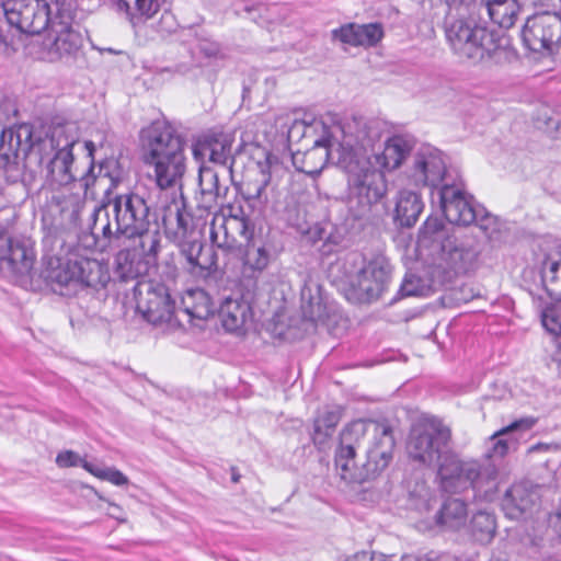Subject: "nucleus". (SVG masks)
I'll return each instance as SVG.
<instances>
[{"label": "nucleus", "instance_id": "f257e3e1", "mask_svg": "<svg viewBox=\"0 0 561 561\" xmlns=\"http://www.w3.org/2000/svg\"><path fill=\"white\" fill-rule=\"evenodd\" d=\"M394 439L389 426L370 420L348 423L340 434L335 469L347 483L376 478L390 462Z\"/></svg>", "mask_w": 561, "mask_h": 561}, {"label": "nucleus", "instance_id": "f03ea898", "mask_svg": "<svg viewBox=\"0 0 561 561\" xmlns=\"http://www.w3.org/2000/svg\"><path fill=\"white\" fill-rule=\"evenodd\" d=\"M43 129L44 137L37 135V153L45 172L41 192L50 190L54 194L50 203L43 209L42 221L44 226H54L72 206L70 198L55 192L76 179L72 148L77 144V138L71 134L70 125L58 124Z\"/></svg>", "mask_w": 561, "mask_h": 561}, {"label": "nucleus", "instance_id": "7ed1b4c3", "mask_svg": "<svg viewBox=\"0 0 561 561\" xmlns=\"http://www.w3.org/2000/svg\"><path fill=\"white\" fill-rule=\"evenodd\" d=\"M110 181L105 196L91 215V232L105 238L125 236L135 238L150 227V207L145 198L136 193L115 194L112 190L121 182V174H100L95 184L103 186Z\"/></svg>", "mask_w": 561, "mask_h": 561}, {"label": "nucleus", "instance_id": "20e7f679", "mask_svg": "<svg viewBox=\"0 0 561 561\" xmlns=\"http://www.w3.org/2000/svg\"><path fill=\"white\" fill-rule=\"evenodd\" d=\"M446 2L445 34L453 53L459 59L473 64L493 58L502 49V39L478 22L477 3L472 0Z\"/></svg>", "mask_w": 561, "mask_h": 561}, {"label": "nucleus", "instance_id": "39448f33", "mask_svg": "<svg viewBox=\"0 0 561 561\" xmlns=\"http://www.w3.org/2000/svg\"><path fill=\"white\" fill-rule=\"evenodd\" d=\"M144 161L153 168V178L160 190L181 188L185 173L184 141L176 130L164 122H156L142 131Z\"/></svg>", "mask_w": 561, "mask_h": 561}, {"label": "nucleus", "instance_id": "423d86ee", "mask_svg": "<svg viewBox=\"0 0 561 561\" xmlns=\"http://www.w3.org/2000/svg\"><path fill=\"white\" fill-rule=\"evenodd\" d=\"M437 477L440 488L450 493H460L469 489L488 493L495 489L496 466L486 459H462L447 451L438 463Z\"/></svg>", "mask_w": 561, "mask_h": 561}, {"label": "nucleus", "instance_id": "0eeeda50", "mask_svg": "<svg viewBox=\"0 0 561 561\" xmlns=\"http://www.w3.org/2000/svg\"><path fill=\"white\" fill-rule=\"evenodd\" d=\"M345 153L337 158V164L347 174L351 202L356 201L359 213L364 214L380 202L387 193V181L381 169L371 159H355Z\"/></svg>", "mask_w": 561, "mask_h": 561}, {"label": "nucleus", "instance_id": "6e6552de", "mask_svg": "<svg viewBox=\"0 0 561 561\" xmlns=\"http://www.w3.org/2000/svg\"><path fill=\"white\" fill-rule=\"evenodd\" d=\"M478 255V250L469 239L456 236L435 239L430 252L432 276L442 283L451 280L471 270Z\"/></svg>", "mask_w": 561, "mask_h": 561}, {"label": "nucleus", "instance_id": "1a4fd4ad", "mask_svg": "<svg viewBox=\"0 0 561 561\" xmlns=\"http://www.w3.org/2000/svg\"><path fill=\"white\" fill-rule=\"evenodd\" d=\"M451 432L437 419H424L414 424L407 440V454L420 467H431L443 459Z\"/></svg>", "mask_w": 561, "mask_h": 561}, {"label": "nucleus", "instance_id": "9d476101", "mask_svg": "<svg viewBox=\"0 0 561 561\" xmlns=\"http://www.w3.org/2000/svg\"><path fill=\"white\" fill-rule=\"evenodd\" d=\"M382 124L375 119L354 118L345 125L331 126V136L336 140V159L345 153L357 159H371L375 145L381 139Z\"/></svg>", "mask_w": 561, "mask_h": 561}, {"label": "nucleus", "instance_id": "9b49d317", "mask_svg": "<svg viewBox=\"0 0 561 561\" xmlns=\"http://www.w3.org/2000/svg\"><path fill=\"white\" fill-rule=\"evenodd\" d=\"M35 251L31 238H9L0 229V273L19 286L33 290Z\"/></svg>", "mask_w": 561, "mask_h": 561}, {"label": "nucleus", "instance_id": "f8f14e48", "mask_svg": "<svg viewBox=\"0 0 561 561\" xmlns=\"http://www.w3.org/2000/svg\"><path fill=\"white\" fill-rule=\"evenodd\" d=\"M33 146V127L28 124H21L1 131L0 169L8 173L11 181L26 182L28 178L32 179V171H27L26 160Z\"/></svg>", "mask_w": 561, "mask_h": 561}, {"label": "nucleus", "instance_id": "ddd939ff", "mask_svg": "<svg viewBox=\"0 0 561 561\" xmlns=\"http://www.w3.org/2000/svg\"><path fill=\"white\" fill-rule=\"evenodd\" d=\"M137 310L152 325L174 331L183 327L175 313L174 301L162 284L137 283L135 287Z\"/></svg>", "mask_w": 561, "mask_h": 561}, {"label": "nucleus", "instance_id": "4468645a", "mask_svg": "<svg viewBox=\"0 0 561 561\" xmlns=\"http://www.w3.org/2000/svg\"><path fill=\"white\" fill-rule=\"evenodd\" d=\"M232 211V207H229ZM211 242L227 252H241L253 237V228L244 216L216 213L209 227Z\"/></svg>", "mask_w": 561, "mask_h": 561}, {"label": "nucleus", "instance_id": "2eb2a0df", "mask_svg": "<svg viewBox=\"0 0 561 561\" xmlns=\"http://www.w3.org/2000/svg\"><path fill=\"white\" fill-rule=\"evenodd\" d=\"M522 38L529 50L553 53L561 44V16L542 12L528 18Z\"/></svg>", "mask_w": 561, "mask_h": 561}, {"label": "nucleus", "instance_id": "dca6fc26", "mask_svg": "<svg viewBox=\"0 0 561 561\" xmlns=\"http://www.w3.org/2000/svg\"><path fill=\"white\" fill-rule=\"evenodd\" d=\"M41 39L39 58L49 62L60 60L76 53L81 46V36L68 24L51 20L42 31H37Z\"/></svg>", "mask_w": 561, "mask_h": 561}, {"label": "nucleus", "instance_id": "f3484780", "mask_svg": "<svg viewBox=\"0 0 561 561\" xmlns=\"http://www.w3.org/2000/svg\"><path fill=\"white\" fill-rule=\"evenodd\" d=\"M447 175L445 154L433 147L420 148L412 158L407 176L415 186L437 187Z\"/></svg>", "mask_w": 561, "mask_h": 561}, {"label": "nucleus", "instance_id": "a211bd4d", "mask_svg": "<svg viewBox=\"0 0 561 561\" xmlns=\"http://www.w3.org/2000/svg\"><path fill=\"white\" fill-rule=\"evenodd\" d=\"M502 507L511 519L533 518L541 512L538 489L527 483L512 485L503 497Z\"/></svg>", "mask_w": 561, "mask_h": 561}, {"label": "nucleus", "instance_id": "6ab92c4d", "mask_svg": "<svg viewBox=\"0 0 561 561\" xmlns=\"http://www.w3.org/2000/svg\"><path fill=\"white\" fill-rule=\"evenodd\" d=\"M389 275V266L383 260H374L364 264L348 277L350 286L365 299H375L383 291Z\"/></svg>", "mask_w": 561, "mask_h": 561}, {"label": "nucleus", "instance_id": "aec40b11", "mask_svg": "<svg viewBox=\"0 0 561 561\" xmlns=\"http://www.w3.org/2000/svg\"><path fill=\"white\" fill-rule=\"evenodd\" d=\"M439 199L443 213L450 224L468 226L477 219L471 198L459 187L444 185L439 190Z\"/></svg>", "mask_w": 561, "mask_h": 561}, {"label": "nucleus", "instance_id": "412c9836", "mask_svg": "<svg viewBox=\"0 0 561 561\" xmlns=\"http://www.w3.org/2000/svg\"><path fill=\"white\" fill-rule=\"evenodd\" d=\"M311 148L293 154V162L298 170L306 174H319L327 165L330 156L336 154V140L332 136L322 135L309 142Z\"/></svg>", "mask_w": 561, "mask_h": 561}, {"label": "nucleus", "instance_id": "4be33fe9", "mask_svg": "<svg viewBox=\"0 0 561 561\" xmlns=\"http://www.w3.org/2000/svg\"><path fill=\"white\" fill-rule=\"evenodd\" d=\"M162 224L167 234L174 241H182L193 230V217L186 210L183 198L172 199L163 208Z\"/></svg>", "mask_w": 561, "mask_h": 561}, {"label": "nucleus", "instance_id": "5701e85b", "mask_svg": "<svg viewBox=\"0 0 561 561\" xmlns=\"http://www.w3.org/2000/svg\"><path fill=\"white\" fill-rule=\"evenodd\" d=\"M188 272L196 277H207L217 267L216 253L201 241L185 242L181 247Z\"/></svg>", "mask_w": 561, "mask_h": 561}, {"label": "nucleus", "instance_id": "b1692460", "mask_svg": "<svg viewBox=\"0 0 561 561\" xmlns=\"http://www.w3.org/2000/svg\"><path fill=\"white\" fill-rule=\"evenodd\" d=\"M335 39L352 46L370 47L377 45L383 37V30L378 23L355 24L351 23L337 30H333Z\"/></svg>", "mask_w": 561, "mask_h": 561}, {"label": "nucleus", "instance_id": "393cba45", "mask_svg": "<svg viewBox=\"0 0 561 561\" xmlns=\"http://www.w3.org/2000/svg\"><path fill=\"white\" fill-rule=\"evenodd\" d=\"M219 316L227 331L242 333L252 320V310L249 302L241 298H227L220 307Z\"/></svg>", "mask_w": 561, "mask_h": 561}, {"label": "nucleus", "instance_id": "a878e982", "mask_svg": "<svg viewBox=\"0 0 561 561\" xmlns=\"http://www.w3.org/2000/svg\"><path fill=\"white\" fill-rule=\"evenodd\" d=\"M181 306L187 321L196 327H201V322L214 314L213 301L201 288L187 289L181 298Z\"/></svg>", "mask_w": 561, "mask_h": 561}, {"label": "nucleus", "instance_id": "bb28decb", "mask_svg": "<svg viewBox=\"0 0 561 561\" xmlns=\"http://www.w3.org/2000/svg\"><path fill=\"white\" fill-rule=\"evenodd\" d=\"M413 142L403 136H393L386 140L382 152L373 153L371 160L379 169L389 171L398 169L410 154Z\"/></svg>", "mask_w": 561, "mask_h": 561}, {"label": "nucleus", "instance_id": "cd10ccee", "mask_svg": "<svg viewBox=\"0 0 561 561\" xmlns=\"http://www.w3.org/2000/svg\"><path fill=\"white\" fill-rule=\"evenodd\" d=\"M72 268H75V287H104L110 279L106 267L98 260L75 259Z\"/></svg>", "mask_w": 561, "mask_h": 561}, {"label": "nucleus", "instance_id": "c85d7f7f", "mask_svg": "<svg viewBox=\"0 0 561 561\" xmlns=\"http://www.w3.org/2000/svg\"><path fill=\"white\" fill-rule=\"evenodd\" d=\"M468 518V507L460 499H447L440 508L434 514L430 526L437 525L449 530L462 528Z\"/></svg>", "mask_w": 561, "mask_h": 561}, {"label": "nucleus", "instance_id": "c756f323", "mask_svg": "<svg viewBox=\"0 0 561 561\" xmlns=\"http://www.w3.org/2000/svg\"><path fill=\"white\" fill-rule=\"evenodd\" d=\"M1 11L11 26L21 33L35 34V8L28 5L26 0H5L1 4Z\"/></svg>", "mask_w": 561, "mask_h": 561}, {"label": "nucleus", "instance_id": "7c9ffc66", "mask_svg": "<svg viewBox=\"0 0 561 561\" xmlns=\"http://www.w3.org/2000/svg\"><path fill=\"white\" fill-rule=\"evenodd\" d=\"M148 264L136 249L121 250L114 261V273L122 282L135 280L147 273Z\"/></svg>", "mask_w": 561, "mask_h": 561}, {"label": "nucleus", "instance_id": "2f4dec72", "mask_svg": "<svg viewBox=\"0 0 561 561\" xmlns=\"http://www.w3.org/2000/svg\"><path fill=\"white\" fill-rule=\"evenodd\" d=\"M523 523L516 526L511 538L519 541L525 547H538L546 533V513L539 512L533 518L522 519Z\"/></svg>", "mask_w": 561, "mask_h": 561}, {"label": "nucleus", "instance_id": "473e14b6", "mask_svg": "<svg viewBox=\"0 0 561 561\" xmlns=\"http://www.w3.org/2000/svg\"><path fill=\"white\" fill-rule=\"evenodd\" d=\"M423 210V202L413 191L402 190L396 202V220L405 227L413 226Z\"/></svg>", "mask_w": 561, "mask_h": 561}, {"label": "nucleus", "instance_id": "72a5a7b5", "mask_svg": "<svg viewBox=\"0 0 561 561\" xmlns=\"http://www.w3.org/2000/svg\"><path fill=\"white\" fill-rule=\"evenodd\" d=\"M118 10L124 11L133 25L153 18L162 4V0H112Z\"/></svg>", "mask_w": 561, "mask_h": 561}, {"label": "nucleus", "instance_id": "f704fd0d", "mask_svg": "<svg viewBox=\"0 0 561 561\" xmlns=\"http://www.w3.org/2000/svg\"><path fill=\"white\" fill-rule=\"evenodd\" d=\"M342 416V409L339 407L323 410L313 422L312 440L320 449L324 448L329 438L333 435L336 425Z\"/></svg>", "mask_w": 561, "mask_h": 561}, {"label": "nucleus", "instance_id": "c9c22d12", "mask_svg": "<svg viewBox=\"0 0 561 561\" xmlns=\"http://www.w3.org/2000/svg\"><path fill=\"white\" fill-rule=\"evenodd\" d=\"M322 135L331 136V126H328L322 121H312L306 123L301 119H294L287 130V138L290 142H299L304 140L308 146L312 139Z\"/></svg>", "mask_w": 561, "mask_h": 561}, {"label": "nucleus", "instance_id": "e433bc0d", "mask_svg": "<svg viewBox=\"0 0 561 561\" xmlns=\"http://www.w3.org/2000/svg\"><path fill=\"white\" fill-rule=\"evenodd\" d=\"M75 259L61 260L59 257H48L45 260L44 278L47 282L56 283L60 286H73L75 284Z\"/></svg>", "mask_w": 561, "mask_h": 561}, {"label": "nucleus", "instance_id": "4c0bfd02", "mask_svg": "<svg viewBox=\"0 0 561 561\" xmlns=\"http://www.w3.org/2000/svg\"><path fill=\"white\" fill-rule=\"evenodd\" d=\"M536 424V419L534 417H523L519 419L510 425L503 427L491 436V440L493 442L492 454L496 457H503L507 454L510 449V445L512 442L510 439L502 438L505 435H508L513 432H526L529 431Z\"/></svg>", "mask_w": 561, "mask_h": 561}, {"label": "nucleus", "instance_id": "58836bf2", "mask_svg": "<svg viewBox=\"0 0 561 561\" xmlns=\"http://www.w3.org/2000/svg\"><path fill=\"white\" fill-rule=\"evenodd\" d=\"M483 8L490 19L501 27L508 28L513 26L517 14L515 0H486Z\"/></svg>", "mask_w": 561, "mask_h": 561}, {"label": "nucleus", "instance_id": "ea45409f", "mask_svg": "<svg viewBox=\"0 0 561 561\" xmlns=\"http://www.w3.org/2000/svg\"><path fill=\"white\" fill-rule=\"evenodd\" d=\"M470 528L476 541L482 545L490 543L496 533L495 517L489 512H477L471 518Z\"/></svg>", "mask_w": 561, "mask_h": 561}, {"label": "nucleus", "instance_id": "a19ab883", "mask_svg": "<svg viewBox=\"0 0 561 561\" xmlns=\"http://www.w3.org/2000/svg\"><path fill=\"white\" fill-rule=\"evenodd\" d=\"M243 248L244 273H260L268 265L270 255L262 244H256V242L251 239L248 245Z\"/></svg>", "mask_w": 561, "mask_h": 561}, {"label": "nucleus", "instance_id": "79ce46f5", "mask_svg": "<svg viewBox=\"0 0 561 561\" xmlns=\"http://www.w3.org/2000/svg\"><path fill=\"white\" fill-rule=\"evenodd\" d=\"M435 503L434 492L424 482L416 483L414 489L410 491L409 505L421 514L430 512Z\"/></svg>", "mask_w": 561, "mask_h": 561}, {"label": "nucleus", "instance_id": "37998d69", "mask_svg": "<svg viewBox=\"0 0 561 561\" xmlns=\"http://www.w3.org/2000/svg\"><path fill=\"white\" fill-rule=\"evenodd\" d=\"M302 314L311 322L322 321L327 317V307L322 302L320 295L312 296L309 289L301 291Z\"/></svg>", "mask_w": 561, "mask_h": 561}, {"label": "nucleus", "instance_id": "c03bdc74", "mask_svg": "<svg viewBox=\"0 0 561 561\" xmlns=\"http://www.w3.org/2000/svg\"><path fill=\"white\" fill-rule=\"evenodd\" d=\"M270 182V172L266 168H261L260 179L249 181L245 185L247 199L252 201L254 205H265L267 203L265 190Z\"/></svg>", "mask_w": 561, "mask_h": 561}, {"label": "nucleus", "instance_id": "a18cd8bd", "mask_svg": "<svg viewBox=\"0 0 561 561\" xmlns=\"http://www.w3.org/2000/svg\"><path fill=\"white\" fill-rule=\"evenodd\" d=\"M139 238L138 248H135L140 257L147 263H151L158 253V248L160 244V240L157 231H150L148 228L142 233L136 234L135 238Z\"/></svg>", "mask_w": 561, "mask_h": 561}, {"label": "nucleus", "instance_id": "49530a36", "mask_svg": "<svg viewBox=\"0 0 561 561\" xmlns=\"http://www.w3.org/2000/svg\"><path fill=\"white\" fill-rule=\"evenodd\" d=\"M199 187L203 195H208L211 199L226 193L227 187L222 186L217 172L211 169H201Z\"/></svg>", "mask_w": 561, "mask_h": 561}, {"label": "nucleus", "instance_id": "de8ad7c7", "mask_svg": "<svg viewBox=\"0 0 561 561\" xmlns=\"http://www.w3.org/2000/svg\"><path fill=\"white\" fill-rule=\"evenodd\" d=\"M231 146L226 140L215 139L203 147L204 154H208L214 163L226 165L231 156Z\"/></svg>", "mask_w": 561, "mask_h": 561}, {"label": "nucleus", "instance_id": "09e8293b", "mask_svg": "<svg viewBox=\"0 0 561 561\" xmlns=\"http://www.w3.org/2000/svg\"><path fill=\"white\" fill-rule=\"evenodd\" d=\"M83 469L93 474L94 477L108 481L114 485H126L128 484V478L118 469L110 467V468H95L91 463H83Z\"/></svg>", "mask_w": 561, "mask_h": 561}, {"label": "nucleus", "instance_id": "8fccbe9b", "mask_svg": "<svg viewBox=\"0 0 561 561\" xmlns=\"http://www.w3.org/2000/svg\"><path fill=\"white\" fill-rule=\"evenodd\" d=\"M310 193L307 186L300 180L290 182L285 199L287 208H296L308 202Z\"/></svg>", "mask_w": 561, "mask_h": 561}, {"label": "nucleus", "instance_id": "3c124183", "mask_svg": "<svg viewBox=\"0 0 561 561\" xmlns=\"http://www.w3.org/2000/svg\"><path fill=\"white\" fill-rule=\"evenodd\" d=\"M542 325L552 334H561V300L547 307L541 314Z\"/></svg>", "mask_w": 561, "mask_h": 561}, {"label": "nucleus", "instance_id": "603ef678", "mask_svg": "<svg viewBox=\"0 0 561 561\" xmlns=\"http://www.w3.org/2000/svg\"><path fill=\"white\" fill-rule=\"evenodd\" d=\"M400 290L403 296H422L427 288L419 276L409 274L404 277Z\"/></svg>", "mask_w": 561, "mask_h": 561}, {"label": "nucleus", "instance_id": "864d4df0", "mask_svg": "<svg viewBox=\"0 0 561 561\" xmlns=\"http://www.w3.org/2000/svg\"><path fill=\"white\" fill-rule=\"evenodd\" d=\"M56 463L59 468H70L81 466L83 468V463H89L87 460L82 459L79 454L72 450H64L59 453L56 457Z\"/></svg>", "mask_w": 561, "mask_h": 561}, {"label": "nucleus", "instance_id": "5fc2aeb1", "mask_svg": "<svg viewBox=\"0 0 561 561\" xmlns=\"http://www.w3.org/2000/svg\"><path fill=\"white\" fill-rule=\"evenodd\" d=\"M479 228L489 237L496 230V219L495 217L485 214L483 216H479L477 213V219L474 220Z\"/></svg>", "mask_w": 561, "mask_h": 561}, {"label": "nucleus", "instance_id": "6e6d98bb", "mask_svg": "<svg viewBox=\"0 0 561 561\" xmlns=\"http://www.w3.org/2000/svg\"><path fill=\"white\" fill-rule=\"evenodd\" d=\"M106 502L108 505L106 514L122 524L127 523V517L124 508L114 502Z\"/></svg>", "mask_w": 561, "mask_h": 561}, {"label": "nucleus", "instance_id": "4d7b16f0", "mask_svg": "<svg viewBox=\"0 0 561 561\" xmlns=\"http://www.w3.org/2000/svg\"><path fill=\"white\" fill-rule=\"evenodd\" d=\"M547 134L556 140H561V118H549L546 122Z\"/></svg>", "mask_w": 561, "mask_h": 561}, {"label": "nucleus", "instance_id": "13d9d810", "mask_svg": "<svg viewBox=\"0 0 561 561\" xmlns=\"http://www.w3.org/2000/svg\"><path fill=\"white\" fill-rule=\"evenodd\" d=\"M558 270H561V260L546 263L542 270L543 280L550 279L553 283Z\"/></svg>", "mask_w": 561, "mask_h": 561}, {"label": "nucleus", "instance_id": "bf43d9fd", "mask_svg": "<svg viewBox=\"0 0 561 561\" xmlns=\"http://www.w3.org/2000/svg\"><path fill=\"white\" fill-rule=\"evenodd\" d=\"M199 51L201 54H203L205 57H208V58H217L220 56V47L218 44L216 43H202L199 45Z\"/></svg>", "mask_w": 561, "mask_h": 561}, {"label": "nucleus", "instance_id": "052dcab7", "mask_svg": "<svg viewBox=\"0 0 561 561\" xmlns=\"http://www.w3.org/2000/svg\"><path fill=\"white\" fill-rule=\"evenodd\" d=\"M345 561H385V559L382 556H376L370 552H359L347 558Z\"/></svg>", "mask_w": 561, "mask_h": 561}, {"label": "nucleus", "instance_id": "680f3d73", "mask_svg": "<svg viewBox=\"0 0 561 561\" xmlns=\"http://www.w3.org/2000/svg\"><path fill=\"white\" fill-rule=\"evenodd\" d=\"M549 294L558 300H561V290L556 287L548 288Z\"/></svg>", "mask_w": 561, "mask_h": 561}, {"label": "nucleus", "instance_id": "e2e57ef3", "mask_svg": "<svg viewBox=\"0 0 561 561\" xmlns=\"http://www.w3.org/2000/svg\"><path fill=\"white\" fill-rule=\"evenodd\" d=\"M173 21V15L171 13H163L161 19H160V22L161 23H164V22H172Z\"/></svg>", "mask_w": 561, "mask_h": 561}, {"label": "nucleus", "instance_id": "0e129e2a", "mask_svg": "<svg viewBox=\"0 0 561 561\" xmlns=\"http://www.w3.org/2000/svg\"><path fill=\"white\" fill-rule=\"evenodd\" d=\"M554 525L560 526L559 535L561 537V511L554 515Z\"/></svg>", "mask_w": 561, "mask_h": 561}, {"label": "nucleus", "instance_id": "69168bd1", "mask_svg": "<svg viewBox=\"0 0 561 561\" xmlns=\"http://www.w3.org/2000/svg\"><path fill=\"white\" fill-rule=\"evenodd\" d=\"M490 561H506V560L501 559V558H492Z\"/></svg>", "mask_w": 561, "mask_h": 561}, {"label": "nucleus", "instance_id": "338daca9", "mask_svg": "<svg viewBox=\"0 0 561 561\" xmlns=\"http://www.w3.org/2000/svg\"><path fill=\"white\" fill-rule=\"evenodd\" d=\"M95 495H98L100 500L106 501L102 495L99 494V492H95Z\"/></svg>", "mask_w": 561, "mask_h": 561}, {"label": "nucleus", "instance_id": "774afa93", "mask_svg": "<svg viewBox=\"0 0 561 561\" xmlns=\"http://www.w3.org/2000/svg\"><path fill=\"white\" fill-rule=\"evenodd\" d=\"M232 480H233L234 482H238L239 477H238V476H233V477H232Z\"/></svg>", "mask_w": 561, "mask_h": 561}]
</instances>
